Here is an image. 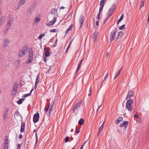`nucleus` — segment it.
<instances>
[{
  "instance_id": "nucleus-2",
  "label": "nucleus",
  "mask_w": 149,
  "mask_h": 149,
  "mask_svg": "<svg viewBox=\"0 0 149 149\" xmlns=\"http://www.w3.org/2000/svg\"><path fill=\"white\" fill-rule=\"evenodd\" d=\"M117 31V29L115 28L112 31L109 35V38L110 42H112L114 39L116 35V33Z\"/></svg>"
},
{
  "instance_id": "nucleus-10",
  "label": "nucleus",
  "mask_w": 149,
  "mask_h": 149,
  "mask_svg": "<svg viewBox=\"0 0 149 149\" xmlns=\"http://www.w3.org/2000/svg\"><path fill=\"white\" fill-rule=\"evenodd\" d=\"M84 20V17L83 15H81L79 19V22L80 24V27H81L83 24Z\"/></svg>"
},
{
  "instance_id": "nucleus-55",
  "label": "nucleus",
  "mask_w": 149,
  "mask_h": 149,
  "mask_svg": "<svg viewBox=\"0 0 149 149\" xmlns=\"http://www.w3.org/2000/svg\"><path fill=\"white\" fill-rule=\"evenodd\" d=\"M102 106V105H101L100 106H99L98 107V108H97V110L96 111V113H97L98 112V111L99 110V109L100 108V107Z\"/></svg>"
},
{
  "instance_id": "nucleus-38",
  "label": "nucleus",
  "mask_w": 149,
  "mask_h": 149,
  "mask_svg": "<svg viewBox=\"0 0 149 149\" xmlns=\"http://www.w3.org/2000/svg\"><path fill=\"white\" fill-rule=\"evenodd\" d=\"M8 138L7 137H6L5 138V141L4 144H5L6 145H8Z\"/></svg>"
},
{
  "instance_id": "nucleus-28",
  "label": "nucleus",
  "mask_w": 149,
  "mask_h": 149,
  "mask_svg": "<svg viewBox=\"0 0 149 149\" xmlns=\"http://www.w3.org/2000/svg\"><path fill=\"white\" fill-rule=\"evenodd\" d=\"M33 58H31L30 57H29V60H27L26 61V63L27 64H29L31 63L33 61Z\"/></svg>"
},
{
  "instance_id": "nucleus-24",
  "label": "nucleus",
  "mask_w": 149,
  "mask_h": 149,
  "mask_svg": "<svg viewBox=\"0 0 149 149\" xmlns=\"http://www.w3.org/2000/svg\"><path fill=\"white\" fill-rule=\"evenodd\" d=\"M6 19V17L4 16L2 17L0 19V26L2 25L4 21Z\"/></svg>"
},
{
  "instance_id": "nucleus-23",
  "label": "nucleus",
  "mask_w": 149,
  "mask_h": 149,
  "mask_svg": "<svg viewBox=\"0 0 149 149\" xmlns=\"http://www.w3.org/2000/svg\"><path fill=\"white\" fill-rule=\"evenodd\" d=\"M52 103L51 104H50V103H49L48 104H47V107H45V113H46L50 109V107L52 106Z\"/></svg>"
},
{
  "instance_id": "nucleus-6",
  "label": "nucleus",
  "mask_w": 149,
  "mask_h": 149,
  "mask_svg": "<svg viewBox=\"0 0 149 149\" xmlns=\"http://www.w3.org/2000/svg\"><path fill=\"white\" fill-rule=\"evenodd\" d=\"M82 103V101H79L75 105L72 109V110L73 111H74L76 109H78L81 105Z\"/></svg>"
},
{
  "instance_id": "nucleus-25",
  "label": "nucleus",
  "mask_w": 149,
  "mask_h": 149,
  "mask_svg": "<svg viewBox=\"0 0 149 149\" xmlns=\"http://www.w3.org/2000/svg\"><path fill=\"white\" fill-rule=\"evenodd\" d=\"M25 53L28 51V48L26 45H25L22 48V50Z\"/></svg>"
},
{
  "instance_id": "nucleus-62",
  "label": "nucleus",
  "mask_w": 149,
  "mask_h": 149,
  "mask_svg": "<svg viewBox=\"0 0 149 149\" xmlns=\"http://www.w3.org/2000/svg\"><path fill=\"white\" fill-rule=\"evenodd\" d=\"M134 117L136 118H138V115L136 114H135L134 116Z\"/></svg>"
},
{
  "instance_id": "nucleus-49",
  "label": "nucleus",
  "mask_w": 149,
  "mask_h": 149,
  "mask_svg": "<svg viewBox=\"0 0 149 149\" xmlns=\"http://www.w3.org/2000/svg\"><path fill=\"white\" fill-rule=\"evenodd\" d=\"M91 91H92V88H91V87H90V90H89V93L88 95V96H89L91 95Z\"/></svg>"
},
{
  "instance_id": "nucleus-17",
  "label": "nucleus",
  "mask_w": 149,
  "mask_h": 149,
  "mask_svg": "<svg viewBox=\"0 0 149 149\" xmlns=\"http://www.w3.org/2000/svg\"><path fill=\"white\" fill-rule=\"evenodd\" d=\"M25 54L26 53L24 52V51H22V50H20L19 52L18 56L19 58H21L24 56Z\"/></svg>"
},
{
  "instance_id": "nucleus-22",
  "label": "nucleus",
  "mask_w": 149,
  "mask_h": 149,
  "mask_svg": "<svg viewBox=\"0 0 149 149\" xmlns=\"http://www.w3.org/2000/svg\"><path fill=\"white\" fill-rule=\"evenodd\" d=\"M83 62V59H81L80 61H79V64L76 70V73H77L79 71L80 67L82 63Z\"/></svg>"
},
{
  "instance_id": "nucleus-64",
  "label": "nucleus",
  "mask_w": 149,
  "mask_h": 149,
  "mask_svg": "<svg viewBox=\"0 0 149 149\" xmlns=\"http://www.w3.org/2000/svg\"><path fill=\"white\" fill-rule=\"evenodd\" d=\"M20 60H18L16 61V63L18 64V65L19 64Z\"/></svg>"
},
{
  "instance_id": "nucleus-11",
  "label": "nucleus",
  "mask_w": 149,
  "mask_h": 149,
  "mask_svg": "<svg viewBox=\"0 0 149 149\" xmlns=\"http://www.w3.org/2000/svg\"><path fill=\"white\" fill-rule=\"evenodd\" d=\"M98 32H95L93 34V39L94 40V41L95 42H96L97 41V38L98 35Z\"/></svg>"
},
{
  "instance_id": "nucleus-1",
  "label": "nucleus",
  "mask_w": 149,
  "mask_h": 149,
  "mask_svg": "<svg viewBox=\"0 0 149 149\" xmlns=\"http://www.w3.org/2000/svg\"><path fill=\"white\" fill-rule=\"evenodd\" d=\"M134 103V101L131 99H130L127 101L126 103V107L129 111H132Z\"/></svg>"
},
{
  "instance_id": "nucleus-12",
  "label": "nucleus",
  "mask_w": 149,
  "mask_h": 149,
  "mask_svg": "<svg viewBox=\"0 0 149 149\" xmlns=\"http://www.w3.org/2000/svg\"><path fill=\"white\" fill-rule=\"evenodd\" d=\"M116 7V6L115 5H113L109 9L108 12L112 14Z\"/></svg>"
},
{
  "instance_id": "nucleus-58",
  "label": "nucleus",
  "mask_w": 149,
  "mask_h": 149,
  "mask_svg": "<svg viewBox=\"0 0 149 149\" xmlns=\"http://www.w3.org/2000/svg\"><path fill=\"white\" fill-rule=\"evenodd\" d=\"M69 31H70L69 28L66 31H65V34H67L68 33V32Z\"/></svg>"
},
{
  "instance_id": "nucleus-56",
  "label": "nucleus",
  "mask_w": 149,
  "mask_h": 149,
  "mask_svg": "<svg viewBox=\"0 0 149 149\" xmlns=\"http://www.w3.org/2000/svg\"><path fill=\"white\" fill-rule=\"evenodd\" d=\"M79 131L78 130V129L76 127V132L77 133H78L79 132Z\"/></svg>"
},
{
  "instance_id": "nucleus-26",
  "label": "nucleus",
  "mask_w": 149,
  "mask_h": 149,
  "mask_svg": "<svg viewBox=\"0 0 149 149\" xmlns=\"http://www.w3.org/2000/svg\"><path fill=\"white\" fill-rule=\"evenodd\" d=\"M54 65L50 67L49 69L48 70V72H50L51 73H54V72H52V71L54 70Z\"/></svg>"
},
{
  "instance_id": "nucleus-61",
  "label": "nucleus",
  "mask_w": 149,
  "mask_h": 149,
  "mask_svg": "<svg viewBox=\"0 0 149 149\" xmlns=\"http://www.w3.org/2000/svg\"><path fill=\"white\" fill-rule=\"evenodd\" d=\"M108 74H107V73L105 75V76L104 77V79H107L108 78Z\"/></svg>"
},
{
  "instance_id": "nucleus-44",
  "label": "nucleus",
  "mask_w": 149,
  "mask_h": 149,
  "mask_svg": "<svg viewBox=\"0 0 149 149\" xmlns=\"http://www.w3.org/2000/svg\"><path fill=\"white\" fill-rule=\"evenodd\" d=\"M112 14L109 13V12H107V17L108 18H109L112 15Z\"/></svg>"
},
{
  "instance_id": "nucleus-57",
  "label": "nucleus",
  "mask_w": 149,
  "mask_h": 149,
  "mask_svg": "<svg viewBox=\"0 0 149 149\" xmlns=\"http://www.w3.org/2000/svg\"><path fill=\"white\" fill-rule=\"evenodd\" d=\"M107 58H109L110 57V55L109 52H108L107 53Z\"/></svg>"
},
{
  "instance_id": "nucleus-18",
  "label": "nucleus",
  "mask_w": 149,
  "mask_h": 149,
  "mask_svg": "<svg viewBox=\"0 0 149 149\" xmlns=\"http://www.w3.org/2000/svg\"><path fill=\"white\" fill-rule=\"evenodd\" d=\"M29 57L33 58V52L32 48H29Z\"/></svg>"
},
{
  "instance_id": "nucleus-19",
  "label": "nucleus",
  "mask_w": 149,
  "mask_h": 149,
  "mask_svg": "<svg viewBox=\"0 0 149 149\" xmlns=\"http://www.w3.org/2000/svg\"><path fill=\"white\" fill-rule=\"evenodd\" d=\"M123 120V118L122 117L118 118L115 121V123L117 124H118L119 122Z\"/></svg>"
},
{
  "instance_id": "nucleus-46",
  "label": "nucleus",
  "mask_w": 149,
  "mask_h": 149,
  "mask_svg": "<svg viewBox=\"0 0 149 149\" xmlns=\"http://www.w3.org/2000/svg\"><path fill=\"white\" fill-rule=\"evenodd\" d=\"M50 32H54V33H55L56 31V29H52L50 30Z\"/></svg>"
},
{
  "instance_id": "nucleus-47",
  "label": "nucleus",
  "mask_w": 149,
  "mask_h": 149,
  "mask_svg": "<svg viewBox=\"0 0 149 149\" xmlns=\"http://www.w3.org/2000/svg\"><path fill=\"white\" fill-rule=\"evenodd\" d=\"M109 19V18H108L107 17L105 19H104V22H103L104 25L106 24L107 21Z\"/></svg>"
},
{
  "instance_id": "nucleus-43",
  "label": "nucleus",
  "mask_w": 149,
  "mask_h": 149,
  "mask_svg": "<svg viewBox=\"0 0 149 149\" xmlns=\"http://www.w3.org/2000/svg\"><path fill=\"white\" fill-rule=\"evenodd\" d=\"M69 138L68 136H67L65 137V139L64 141L66 142H67L68 141V140H69Z\"/></svg>"
},
{
  "instance_id": "nucleus-39",
  "label": "nucleus",
  "mask_w": 149,
  "mask_h": 149,
  "mask_svg": "<svg viewBox=\"0 0 149 149\" xmlns=\"http://www.w3.org/2000/svg\"><path fill=\"white\" fill-rule=\"evenodd\" d=\"M30 95H31V93H29L28 94H25L23 96V97H28V96H30Z\"/></svg>"
},
{
  "instance_id": "nucleus-29",
  "label": "nucleus",
  "mask_w": 149,
  "mask_h": 149,
  "mask_svg": "<svg viewBox=\"0 0 149 149\" xmlns=\"http://www.w3.org/2000/svg\"><path fill=\"white\" fill-rule=\"evenodd\" d=\"M13 21L12 20H10L8 22L7 24V30L9 29H10V26L12 24V23H11Z\"/></svg>"
},
{
  "instance_id": "nucleus-27",
  "label": "nucleus",
  "mask_w": 149,
  "mask_h": 149,
  "mask_svg": "<svg viewBox=\"0 0 149 149\" xmlns=\"http://www.w3.org/2000/svg\"><path fill=\"white\" fill-rule=\"evenodd\" d=\"M84 120L83 118H81L78 122V124L80 125H82L84 123Z\"/></svg>"
},
{
  "instance_id": "nucleus-21",
  "label": "nucleus",
  "mask_w": 149,
  "mask_h": 149,
  "mask_svg": "<svg viewBox=\"0 0 149 149\" xmlns=\"http://www.w3.org/2000/svg\"><path fill=\"white\" fill-rule=\"evenodd\" d=\"M25 127V123H22L21 124V129L20 130V132H24Z\"/></svg>"
},
{
  "instance_id": "nucleus-59",
  "label": "nucleus",
  "mask_w": 149,
  "mask_h": 149,
  "mask_svg": "<svg viewBox=\"0 0 149 149\" xmlns=\"http://www.w3.org/2000/svg\"><path fill=\"white\" fill-rule=\"evenodd\" d=\"M99 22L98 21H97L96 22V25L97 26H98L99 25Z\"/></svg>"
},
{
  "instance_id": "nucleus-9",
  "label": "nucleus",
  "mask_w": 149,
  "mask_h": 149,
  "mask_svg": "<svg viewBox=\"0 0 149 149\" xmlns=\"http://www.w3.org/2000/svg\"><path fill=\"white\" fill-rule=\"evenodd\" d=\"M123 31L119 32L118 33V36L116 38L115 40L117 41L119 39H120L123 36Z\"/></svg>"
},
{
  "instance_id": "nucleus-48",
  "label": "nucleus",
  "mask_w": 149,
  "mask_h": 149,
  "mask_svg": "<svg viewBox=\"0 0 149 149\" xmlns=\"http://www.w3.org/2000/svg\"><path fill=\"white\" fill-rule=\"evenodd\" d=\"M8 145L4 144L3 149H8Z\"/></svg>"
},
{
  "instance_id": "nucleus-42",
  "label": "nucleus",
  "mask_w": 149,
  "mask_h": 149,
  "mask_svg": "<svg viewBox=\"0 0 149 149\" xmlns=\"http://www.w3.org/2000/svg\"><path fill=\"white\" fill-rule=\"evenodd\" d=\"M101 13L99 12V13L98 14L97 16V19L100 20V14Z\"/></svg>"
},
{
  "instance_id": "nucleus-53",
  "label": "nucleus",
  "mask_w": 149,
  "mask_h": 149,
  "mask_svg": "<svg viewBox=\"0 0 149 149\" xmlns=\"http://www.w3.org/2000/svg\"><path fill=\"white\" fill-rule=\"evenodd\" d=\"M21 148V145H20L19 144H18L17 149H20Z\"/></svg>"
},
{
  "instance_id": "nucleus-31",
  "label": "nucleus",
  "mask_w": 149,
  "mask_h": 149,
  "mask_svg": "<svg viewBox=\"0 0 149 149\" xmlns=\"http://www.w3.org/2000/svg\"><path fill=\"white\" fill-rule=\"evenodd\" d=\"M24 98H22L20 99L18 101H17V103L19 104H21L22 103V101H24Z\"/></svg>"
},
{
  "instance_id": "nucleus-30",
  "label": "nucleus",
  "mask_w": 149,
  "mask_h": 149,
  "mask_svg": "<svg viewBox=\"0 0 149 149\" xmlns=\"http://www.w3.org/2000/svg\"><path fill=\"white\" fill-rule=\"evenodd\" d=\"M56 12L57 10L56 8H54L51 10V13L52 15H55Z\"/></svg>"
},
{
  "instance_id": "nucleus-34",
  "label": "nucleus",
  "mask_w": 149,
  "mask_h": 149,
  "mask_svg": "<svg viewBox=\"0 0 149 149\" xmlns=\"http://www.w3.org/2000/svg\"><path fill=\"white\" fill-rule=\"evenodd\" d=\"M103 129V127H100L99 128L98 131V136L99 134L100 133V132H101V131H102V130Z\"/></svg>"
},
{
  "instance_id": "nucleus-40",
  "label": "nucleus",
  "mask_w": 149,
  "mask_h": 149,
  "mask_svg": "<svg viewBox=\"0 0 149 149\" xmlns=\"http://www.w3.org/2000/svg\"><path fill=\"white\" fill-rule=\"evenodd\" d=\"M57 41H58V40L57 39H56L55 40L54 45L52 46V47H54L55 46H56V44H57Z\"/></svg>"
},
{
  "instance_id": "nucleus-32",
  "label": "nucleus",
  "mask_w": 149,
  "mask_h": 149,
  "mask_svg": "<svg viewBox=\"0 0 149 149\" xmlns=\"http://www.w3.org/2000/svg\"><path fill=\"white\" fill-rule=\"evenodd\" d=\"M124 17V14L123 13L122 15H121L120 18H119V19L118 20L117 22V24H118L119 22H120L123 19Z\"/></svg>"
},
{
  "instance_id": "nucleus-35",
  "label": "nucleus",
  "mask_w": 149,
  "mask_h": 149,
  "mask_svg": "<svg viewBox=\"0 0 149 149\" xmlns=\"http://www.w3.org/2000/svg\"><path fill=\"white\" fill-rule=\"evenodd\" d=\"M125 25L124 24L120 26L119 28V29L120 30H122L124 29L125 28Z\"/></svg>"
},
{
  "instance_id": "nucleus-8",
  "label": "nucleus",
  "mask_w": 149,
  "mask_h": 149,
  "mask_svg": "<svg viewBox=\"0 0 149 149\" xmlns=\"http://www.w3.org/2000/svg\"><path fill=\"white\" fill-rule=\"evenodd\" d=\"M52 106L50 107V109L47 112L45 113L47 114L48 116H50L51 114V113L52 111V107L53 105L54 104V102H52Z\"/></svg>"
},
{
  "instance_id": "nucleus-63",
  "label": "nucleus",
  "mask_w": 149,
  "mask_h": 149,
  "mask_svg": "<svg viewBox=\"0 0 149 149\" xmlns=\"http://www.w3.org/2000/svg\"><path fill=\"white\" fill-rule=\"evenodd\" d=\"M19 139H21L22 138V136L21 134L19 135Z\"/></svg>"
},
{
  "instance_id": "nucleus-15",
  "label": "nucleus",
  "mask_w": 149,
  "mask_h": 149,
  "mask_svg": "<svg viewBox=\"0 0 149 149\" xmlns=\"http://www.w3.org/2000/svg\"><path fill=\"white\" fill-rule=\"evenodd\" d=\"M134 94L132 91H130L128 92L127 95V96L126 99L130 98L131 97L133 96Z\"/></svg>"
},
{
  "instance_id": "nucleus-36",
  "label": "nucleus",
  "mask_w": 149,
  "mask_h": 149,
  "mask_svg": "<svg viewBox=\"0 0 149 149\" xmlns=\"http://www.w3.org/2000/svg\"><path fill=\"white\" fill-rule=\"evenodd\" d=\"M40 20V19L38 17L36 18L34 20V22L36 23L38 22H39Z\"/></svg>"
},
{
  "instance_id": "nucleus-41",
  "label": "nucleus",
  "mask_w": 149,
  "mask_h": 149,
  "mask_svg": "<svg viewBox=\"0 0 149 149\" xmlns=\"http://www.w3.org/2000/svg\"><path fill=\"white\" fill-rule=\"evenodd\" d=\"M45 54L46 57H48L50 55V53L49 52H45Z\"/></svg>"
},
{
  "instance_id": "nucleus-5",
  "label": "nucleus",
  "mask_w": 149,
  "mask_h": 149,
  "mask_svg": "<svg viewBox=\"0 0 149 149\" xmlns=\"http://www.w3.org/2000/svg\"><path fill=\"white\" fill-rule=\"evenodd\" d=\"M56 21V17H54L52 21H49L47 24V26H50L53 25Z\"/></svg>"
},
{
  "instance_id": "nucleus-7",
  "label": "nucleus",
  "mask_w": 149,
  "mask_h": 149,
  "mask_svg": "<svg viewBox=\"0 0 149 149\" xmlns=\"http://www.w3.org/2000/svg\"><path fill=\"white\" fill-rule=\"evenodd\" d=\"M17 85L14 84L13 86V89L12 91V92L13 94L15 95L17 92Z\"/></svg>"
},
{
  "instance_id": "nucleus-52",
  "label": "nucleus",
  "mask_w": 149,
  "mask_h": 149,
  "mask_svg": "<svg viewBox=\"0 0 149 149\" xmlns=\"http://www.w3.org/2000/svg\"><path fill=\"white\" fill-rule=\"evenodd\" d=\"M72 24L69 27V29L70 30V31H71L72 29Z\"/></svg>"
},
{
  "instance_id": "nucleus-60",
  "label": "nucleus",
  "mask_w": 149,
  "mask_h": 149,
  "mask_svg": "<svg viewBox=\"0 0 149 149\" xmlns=\"http://www.w3.org/2000/svg\"><path fill=\"white\" fill-rule=\"evenodd\" d=\"M123 67L122 66L119 70L118 72L120 73L122 70L123 69Z\"/></svg>"
},
{
  "instance_id": "nucleus-16",
  "label": "nucleus",
  "mask_w": 149,
  "mask_h": 149,
  "mask_svg": "<svg viewBox=\"0 0 149 149\" xmlns=\"http://www.w3.org/2000/svg\"><path fill=\"white\" fill-rule=\"evenodd\" d=\"M9 111V109L8 108H7L6 109L3 115V117L4 119V120H6L7 119V117L8 115V113Z\"/></svg>"
},
{
  "instance_id": "nucleus-37",
  "label": "nucleus",
  "mask_w": 149,
  "mask_h": 149,
  "mask_svg": "<svg viewBox=\"0 0 149 149\" xmlns=\"http://www.w3.org/2000/svg\"><path fill=\"white\" fill-rule=\"evenodd\" d=\"M72 41V40H70V42L69 45V46H68V47L67 49H66V51H65L67 53L68 52V49L69 48V47H70V45L71 44V43Z\"/></svg>"
},
{
  "instance_id": "nucleus-4",
  "label": "nucleus",
  "mask_w": 149,
  "mask_h": 149,
  "mask_svg": "<svg viewBox=\"0 0 149 149\" xmlns=\"http://www.w3.org/2000/svg\"><path fill=\"white\" fill-rule=\"evenodd\" d=\"M26 1V0H20L19 1L17 4V7L16 10H18L20 7L24 4Z\"/></svg>"
},
{
  "instance_id": "nucleus-50",
  "label": "nucleus",
  "mask_w": 149,
  "mask_h": 149,
  "mask_svg": "<svg viewBox=\"0 0 149 149\" xmlns=\"http://www.w3.org/2000/svg\"><path fill=\"white\" fill-rule=\"evenodd\" d=\"M103 6H101L100 7L99 9V12L101 13V10L103 9Z\"/></svg>"
},
{
  "instance_id": "nucleus-51",
  "label": "nucleus",
  "mask_w": 149,
  "mask_h": 149,
  "mask_svg": "<svg viewBox=\"0 0 149 149\" xmlns=\"http://www.w3.org/2000/svg\"><path fill=\"white\" fill-rule=\"evenodd\" d=\"M44 50L46 51V52H48L49 49L48 48L46 47L44 48Z\"/></svg>"
},
{
  "instance_id": "nucleus-3",
  "label": "nucleus",
  "mask_w": 149,
  "mask_h": 149,
  "mask_svg": "<svg viewBox=\"0 0 149 149\" xmlns=\"http://www.w3.org/2000/svg\"><path fill=\"white\" fill-rule=\"evenodd\" d=\"M40 118L39 114L38 112H37L34 115L33 118V121L34 123H37L39 120Z\"/></svg>"
},
{
  "instance_id": "nucleus-20",
  "label": "nucleus",
  "mask_w": 149,
  "mask_h": 149,
  "mask_svg": "<svg viewBox=\"0 0 149 149\" xmlns=\"http://www.w3.org/2000/svg\"><path fill=\"white\" fill-rule=\"evenodd\" d=\"M129 123L128 121H124L122 124H120V127H122L124 126H125V127H126L127 125Z\"/></svg>"
},
{
  "instance_id": "nucleus-13",
  "label": "nucleus",
  "mask_w": 149,
  "mask_h": 149,
  "mask_svg": "<svg viewBox=\"0 0 149 149\" xmlns=\"http://www.w3.org/2000/svg\"><path fill=\"white\" fill-rule=\"evenodd\" d=\"M9 42L6 38L5 39L3 42V47L4 48L6 47L8 45Z\"/></svg>"
},
{
  "instance_id": "nucleus-33",
  "label": "nucleus",
  "mask_w": 149,
  "mask_h": 149,
  "mask_svg": "<svg viewBox=\"0 0 149 149\" xmlns=\"http://www.w3.org/2000/svg\"><path fill=\"white\" fill-rule=\"evenodd\" d=\"M45 33H44L40 34L38 36V39L39 40H41L43 37L45 35Z\"/></svg>"
},
{
  "instance_id": "nucleus-14",
  "label": "nucleus",
  "mask_w": 149,
  "mask_h": 149,
  "mask_svg": "<svg viewBox=\"0 0 149 149\" xmlns=\"http://www.w3.org/2000/svg\"><path fill=\"white\" fill-rule=\"evenodd\" d=\"M40 77L39 74H38L36 77V82L35 83V88H36L38 84L40 81Z\"/></svg>"
},
{
  "instance_id": "nucleus-54",
  "label": "nucleus",
  "mask_w": 149,
  "mask_h": 149,
  "mask_svg": "<svg viewBox=\"0 0 149 149\" xmlns=\"http://www.w3.org/2000/svg\"><path fill=\"white\" fill-rule=\"evenodd\" d=\"M100 6H104V2H103V1H101L100 2Z\"/></svg>"
},
{
  "instance_id": "nucleus-45",
  "label": "nucleus",
  "mask_w": 149,
  "mask_h": 149,
  "mask_svg": "<svg viewBox=\"0 0 149 149\" xmlns=\"http://www.w3.org/2000/svg\"><path fill=\"white\" fill-rule=\"evenodd\" d=\"M141 6L140 8L141 7L143 6H144V2L143 1H141L140 3Z\"/></svg>"
}]
</instances>
